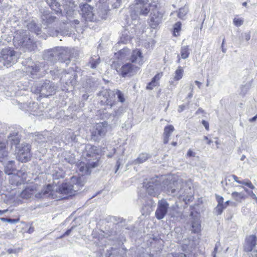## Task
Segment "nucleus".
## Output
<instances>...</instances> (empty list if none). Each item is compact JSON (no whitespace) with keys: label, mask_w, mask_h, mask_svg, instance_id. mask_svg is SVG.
<instances>
[{"label":"nucleus","mask_w":257,"mask_h":257,"mask_svg":"<svg viewBox=\"0 0 257 257\" xmlns=\"http://www.w3.org/2000/svg\"><path fill=\"white\" fill-rule=\"evenodd\" d=\"M22 63L23 70L27 75L34 78L38 75L40 69V64L33 62L31 59H28Z\"/></svg>","instance_id":"8"},{"label":"nucleus","mask_w":257,"mask_h":257,"mask_svg":"<svg viewBox=\"0 0 257 257\" xmlns=\"http://www.w3.org/2000/svg\"><path fill=\"white\" fill-rule=\"evenodd\" d=\"M27 174L22 171H19L17 174L10 175L9 178L10 183L14 185L18 186L23 183L26 178Z\"/></svg>","instance_id":"20"},{"label":"nucleus","mask_w":257,"mask_h":257,"mask_svg":"<svg viewBox=\"0 0 257 257\" xmlns=\"http://www.w3.org/2000/svg\"><path fill=\"white\" fill-rule=\"evenodd\" d=\"M52 175L53 180L55 181L56 180L63 178L64 176V172L62 170L58 169L53 171Z\"/></svg>","instance_id":"36"},{"label":"nucleus","mask_w":257,"mask_h":257,"mask_svg":"<svg viewBox=\"0 0 257 257\" xmlns=\"http://www.w3.org/2000/svg\"><path fill=\"white\" fill-rule=\"evenodd\" d=\"M243 20H242L241 19L235 18L233 20L234 24L237 27L242 25L243 24Z\"/></svg>","instance_id":"53"},{"label":"nucleus","mask_w":257,"mask_h":257,"mask_svg":"<svg viewBox=\"0 0 257 257\" xmlns=\"http://www.w3.org/2000/svg\"><path fill=\"white\" fill-rule=\"evenodd\" d=\"M46 2L56 13L62 12L61 6L56 0H46Z\"/></svg>","instance_id":"31"},{"label":"nucleus","mask_w":257,"mask_h":257,"mask_svg":"<svg viewBox=\"0 0 257 257\" xmlns=\"http://www.w3.org/2000/svg\"><path fill=\"white\" fill-rule=\"evenodd\" d=\"M154 4L150 3L149 0H136L134 7L131 8L132 19L136 20L139 15L147 16Z\"/></svg>","instance_id":"4"},{"label":"nucleus","mask_w":257,"mask_h":257,"mask_svg":"<svg viewBox=\"0 0 257 257\" xmlns=\"http://www.w3.org/2000/svg\"><path fill=\"white\" fill-rule=\"evenodd\" d=\"M35 194V198L40 199L43 197H47L51 199H59L60 197L58 196L54 192V189H52V186L49 184L46 189L41 191L36 192Z\"/></svg>","instance_id":"17"},{"label":"nucleus","mask_w":257,"mask_h":257,"mask_svg":"<svg viewBox=\"0 0 257 257\" xmlns=\"http://www.w3.org/2000/svg\"><path fill=\"white\" fill-rule=\"evenodd\" d=\"M107 123L105 122L98 123L95 124L91 132V139L95 142H98L103 138L107 131Z\"/></svg>","instance_id":"12"},{"label":"nucleus","mask_w":257,"mask_h":257,"mask_svg":"<svg viewBox=\"0 0 257 257\" xmlns=\"http://www.w3.org/2000/svg\"><path fill=\"white\" fill-rule=\"evenodd\" d=\"M160 182L157 178H152L143 187V191H146L149 195L155 196L159 194Z\"/></svg>","instance_id":"13"},{"label":"nucleus","mask_w":257,"mask_h":257,"mask_svg":"<svg viewBox=\"0 0 257 257\" xmlns=\"http://www.w3.org/2000/svg\"><path fill=\"white\" fill-rule=\"evenodd\" d=\"M62 49L65 50L66 51V54L59 55L58 60L61 62H66V64H67L70 61V50L67 48H62L61 47Z\"/></svg>","instance_id":"32"},{"label":"nucleus","mask_w":257,"mask_h":257,"mask_svg":"<svg viewBox=\"0 0 257 257\" xmlns=\"http://www.w3.org/2000/svg\"><path fill=\"white\" fill-rule=\"evenodd\" d=\"M80 14L82 20L87 22H95L96 18L94 17V12L93 8L87 4L80 5Z\"/></svg>","instance_id":"14"},{"label":"nucleus","mask_w":257,"mask_h":257,"mask_svg":"<svg viewBox=\"0 0 257 257\" xmlns=\"http://www.w3.org/2000/svg\"><path fill=\"white\" fill-rule=\"evenodd\" d=\"M185 105H181L179 106L178 111L179 112H181L185 109Z\"/></svg>","instance_id":"63"},{"label":"nucleus","mask_w":257,"mask_h":257,"mask_svg":"<svg viewBox=\"0 0 257 257\" xmlns=\"http://www.w3.org/2000/svg\"><path fill=\"white\" fill-rule=\"evenodd\" d=\"M9 152L6 147V142L0 141V161L3 162V159H6L8 157Z\"/></svg>","instance_id":"28"},{"label":"nucleus","mask_w":257,"mask_h":257,"mask_svg":"<svg viewBox=\"0 0 257 257\" xmlns=\"http://www.w3.org/2000/svg\"><path fill=\"white\" fill-rule=\"evenodd\" d=\"M27 28L30 31L34 32L37 35L40 34L41 29L34 21H32L28 23L27 24Z\"/></svg>","instance_id":"35"},{"label":"nucleus","mask_w":257,"mask_h":257,"mask_svg":"<svg viewBox=\"0 0 257 257\" xmlns=\"http://www.w3.org/2000/svg\"><path fill=\"white\" fill-rule=\"evenodd\" d=\"M191 230L194 233H198L201 231L200 221L197 217L192 218Z\"/></svg>","instance_id":"27"},{"label":"nucleus","mask_w":257,"mask_h":257,"mask_svg":"<svg viewBox=\"0 0 257 257\" xmlns=\"http://www.w3.org/2000/svg\"><path fill=\"white\" fill-rule=\"evenodd\" d=\"M163 189L169 195L177 196L179 199H182L184 201L187 200L188 195L191 193V187L181 179L176 181L167 179L163 181Z\"/></svg>","instance_id":"2"},{"label":"nucleus","mask_w":257,"mask_h":257,"mask_svg":"<svg viewBox=\"0 0 257 257\" xmlns=\"http://www.w3.org/2000/svg\"><path fill=\"white\" fill-rule=\"evenodd\" d=\"M72 228H73V227H72L71 228H70L69 229H68L62 235H61L60 237V238H61L66 235H69L70 233V232H71Z\"/></svg>","instance_id":"57"},{"label":"nucleus","mask_w":257,"mask_h":257,"mask_svg":"<svg viewBox=\"0 0 257 257\" xmlns=\"http://www.w3.org/2000/svg\"><path fill=\"white\" fill-rule=\"evenodd\" d=\"M120 164H121L120 159H118L117 160V161H116V169L115 171V173H116L117 170L119 169Z\"/></svg>","instance_id":"58"},{"label":"nucleus","mask_w":257,"mask_h":257,"mask_svg":"<svg viewBox=\"0 0 257 257\" xmlns=\"http://www.w3.org/2000/svg\"><path fill=\"white\" fill-rule=\"evenodd\" d=\"M91 57L90 59V60L89 61V64L90 65V67L92 69H94L96 68V67L98 66V65L100 63V57L94 56Z\"/></svg>","instance_id":"41"},{"label":"nucleus","mask_w":257,"mask_h":257,"mask_svg":"<svg viewBox=\"0 0 257 257\" xmlns=\"http://www.w3.org/2000/svg\"><path fill=\"white\" fill-rule=\"evenodd\" d=\"M0 219L3 221H7L10 223H16L18 222L17 219H9L6 218H1Z\"/></svg>","instance_id":"54"},{"label":"nucleus","mask_w":257,"mask_h":257,"mask_svg":"<svg viewBox=\"0 0 257 257\" xmlns=\"http://www.w3.org/2000/svg\"><path fill=\"white\" fill-rule=\"evenodd\" d=\"M122 111V109L121 108H119L117 111H115V113L113 114L114 116L119 115Z\"/></svg>","instance_id":"62"},{"label":"nucleus","mask_w":257,"mask_h":257,"mask_svg":"<svg viewBox=\"0 0 257 257\" xmlns=\"http://www.w3.org/2000/svg\"><path fill=\"white\" fill-rule=\"evenodd\" d=\"M65 2L62 6L68 17L75 18V15H77V12L74 10V8L77 6L72 0H64Z\"/></svg>","instance_id":"21"},{"label":"nucleus","mask_w":257,"mask_h":257,"mask_svg":"<svg viewBox=\"0 0 257 257\" xmlns=\"http://www.w3.org/2000/svg\"><path fill=\"white\" fill-rule=\"evenodd\" d=\"M174 131V127L172 125H169L165 127L163 133V142L164 144L168 143L169 138Z\"/></svg>","instance_id":"29"},{"label":"nucleus","mask_w":257,"mask_h":257,"mask_svg":"<svg viewBox=\"0 0 257 257\" xmlns=\"http://www.w3.org/2000/svg\"><path fill=\"white\" fill-rule=\"evenodd\" d=\"M232 197L237 201H240L244 198V194L242 192H233L231 194Z\"/></svg>","instance_id":"43"},{"label":"nucleus","mask_w":257,"mask_h":257,"mask_svg":"<svg viewBox=\"0 0 257 257\" xmlns=\"http://www.w3.org/2000/svg\"><path fill=\"white\" fill-rule=\"evenodd\" d=\"M108 12V9L105 6L99 7L97 9L96 12H94V17L96 18L95 22L105 19L107 16Z\"/></svg>","instance_id":"23"},{"label":"nucleus","mask_w":257,"mask_h":257,"mask_svg":"<svg viewBox=\"0 0 257 257\" xmlns=\"http://www.w3.org/2000/svg\"><path fill=\"white\" fill-rule=\"evenodd\" d=\"M65 160L66 162L71 164H74L76 162V159L74 154H69L65 156Z\"/></svg>","instance_id":"45"},{"label":"nucleus","mask_w":257,"mask_h":257,"mask_svg":"<svg viewBox=\"0 0 257 257\" xmlns=\"http://www.w3.org/2000/svg\"><path fill=\"white\" fill-rule=\"evenodd\" d=\"M239 183L241 184L245 185L248 186V187H249L250 188H251L252 189H253L255 188L254 186L251 183V182L249 181H248L247 182H244V181H240Z\"/></svg>","instance_id":"51"},{"label":"nucleus","mask_w":257,"mask_h":257,"mask_svg":"<svg viewBox=\"0 0 257 257\" xmlns=\"http://www.w3.org/2000/svg\"><path fill=\"white\" fill-rule=\"evenodd\" d=\"M66 51L61 47H56L45 51L43 57L44 60L53 64L58 60L59 55L66 54Z\"/></svg>","instance_id":"11"},{"label":"nucleus","mask_w":257,"mask_h":257,"mask_svg":"<svg viewBox=\"0 0 257 257\" xmlns=\"http://www.w3.org/2000/svg\"><path fill=\"white\" fill-rule=\"evenodd\" d=\"M183 72L182 67L179 66L175 72L174 79L177 81L181 79L183 77Z\"/></svg>","instance_id":"42"},{"label":"nucleus","mask_w":257,"mask_h":257,"mask_svg":"<svg viewBox=\"0 0 257 257\" xmlns=\"http://www.w3.org/2000/svg\"><path fill=\"white\" fill-rule=\"evenodd\" d=\"M77 77L76 73L71 70L68 72L63 73L60 80L62 82L65 83L69 86H74L76 84Z\"/></svg>","instance_id":"18"},{"label":"nucleus","mask_w":257,"mask_h":257,"mask_svg":"<svg viewBox=\"0 0 257 257\" xmlns=\"http://www.w3.org/2000/svg\"><path fill=\"white\" fill-rule=\"evenodd\" d=\"M129 60L131 63H126L120 68H119V66L116 62H113L111 67L115 69L123 77L133 76L136 74L144 62L143 56L140 50L138 49L134 50Z\"/></svg>","instance_id":"1"},{"label":"nucleus","mask_w":257,"mask_h":257,"mask_svg":"<svg viewBox=\"0 0 257 257\" xmlns=\"http://www.w3.org/2000/svg\"><path fill=\"white\" fill-rule=\"evenodd\" d=\"M56 87L49 80H45L39 83L34 84L31 87V91L35 93H40L42 96L48 97L55 93Z\"/></svg>","instance_id":"5"},{"label":"nucleus","mask_w":257,"mask_h":257,"mask_svg":"<svg viewBox=\"0 0 257 257\" xmlns=\"http://www.w3.org/2000/svg\"><path fill=\"white\" fill-rule=\"evenodd\" d=\"M224 209H225L224 206L217 205L214 209V213L217 215H220Z\"/></svg>","instance_id":"48"},{"label":"nucleus","mask_w":257,"mask_h":257,"mask_svg":"<svg viewBox=\"0 0 257 257\" xmlns=\"http://www.w3.org/2000/svg\"><path fill=\"white\" fill-rule=\"evenodd\" d=\"M160 78L158 75H155L152 79L151 82H150L147 86V89L149 90H152L154 87H156L158 84V80Z\"/></svg>","instance_id":"38"},{"label":"nucleus","mask_w":257,"mask_h":257,"mask_svg":"<svg viewBox=\"0 0 257 257\" xmlns=\"http://www.w3.org/2000/svg\"><path fill=\"white\" fill-rule=\"evenodd\" d=\"M14 161H8L5 166V172L8 175L12 174V172L14 170Z\"/></svg>","instance_id":"37"},{"label":"nucleus","mask_w":257,"mask_h":257,"mask_svg":"<svg viewBox=\"0 0 257 257\" xmlns=\"http://www.w3.org/2000/svg\"><path fill=\"white\" fill-rule=\"evenodd\" d=\"M181 23L179 22L176 23L174 26V34L177 36L181 29Z\"/></svg>","instance_id":"47"},{"label":"nucleus","mask_w":257,"mask_h":257,"mask_svg":"<svg viewBox=\"0 0 257 257\" xmlns=\"http://www.w3.org/2000/svg\"><path fill=\"white\" fill-rule=\"evenodd\" d=\"M42 23L44 25H49L54 22L56 18L49 14L43 15L42 16Z\"/></svg>","instance_id":"33"},{"label":"nucleus","mask_w":257,"mask_h":257,"mask_svg":"<svg viewBox=\"0 0 257 257\" xmlns=\"http://www.w3.org/2000/svg\"><path fill=\"white\" fill-rule=\"evenodd\" d=\"M28 32L21 30L17 33L14 38V43L18 44V46H22L30 49L32 45V41L29 37Z\"/></svg>","instance_id":"7"},{"label":"nucleus","mask_w":257,"mask_h":257,"mask_svg":"<svg viewBox=\"0 0 257 257\" xmlns=\"http://www.w3.org/2000/svg\"><path fill=\"white\" fill-rule=\"evenodd\" d=\"M108 4L111 5L112 8L116 9L119 7L121 0H108Z\"/></svg>","instance_id":"46"},{"label":"nucleus","mask_w":257,"mask_h":257,"mask_svg":"<svg viewBox=\"0 0 257 257\" xmlns=\"http://www.w3.org/2000/svg\"><path fill=\"white\" fill-rule=\"evenodd\" d=\"M174 257H187V256L183 253H180L176 254Z\"/></svg>","instance_id":"64"},{"label":"nucleus","mask_w":257,"mask_h":257,"mask_svg":"<svg viewBox=\"0 0 257 257\" xmlns=\"http://www.w3.org/2000/svg\"><path fill=\"white\" fill-rule=\"evenodd\" d=\"M18 57L15 51L7 48L3 49L0 55V67L3 66L7 68L15 64L17 61Z\"/></svg>","instance_id":"6"},{"label":"nucleus","mask_w":257,"mask_h":257,"mask_svg":"<svg viewBox=\"0 0 257 257\" xmlns=\"http://www.w3.org/2000/svg\"><path fill=\"white\" fill-rule=\"evenodd\" d=\"M114 95H117L118 100L121 102H123L125 101L123 94L119 90H116L114 91Z\"/></svg>","instance_id":"49"},{"label":"nucleus","mask_w":257,"mask_h":257,"mask_svg":"<svg viewBox=\"0 0 257 257\" xmlns=\"http://www.w3.org/2000/svg\"><path fill=\"white\" fill-rule=\"evenodd\" d=\"M20 137L18 133H13L10 134L8 137L7 143L10 144L11 147L14 145H18L20 143Z\"/></svg>","instance_id":"24"},{"label":"nucleus","mask_w":257,"mask_h":257,"mask_svg":"<svg viewBox=\"0 0 257 257\" xmlns=\"http://www.w3.org/2000/svg\"><path fill=\"white\" fill-rule=\"evenodd\" d=\"M244 37L245 40L246 41H248L250 39V34L249 33H245L244 34Z\"/></svg>","instance_id":"61"},{"label":"nucleus","mask_w":257,"mask_h":257,"mask_svg":"<svg viewBox=\"0 0 257 257\" xmlns=\"http://www.w3.org/2000/svg\"><path fill=\"white\" fill-rule=\"evenodd\" d=\"M99 96L100 97L101 102L106 104L107 105H110L112 107V103L111 101L108 99L109 93L107 90L102 91L99 93Z\"/></svg>","instance_id":"30"},{"label":"nucleus","mask_w":257,"mask_h":257,"mask_svg":"<svg viewBox=\"0 0 257 257\" xmlns=\"http://www.w3.org/2000/svg\"><path fill=\"white\" fill-rule=\"evenodd\" d=\"M150 16L149 25L151 28L156 29L161 23L163 13L160 10L157 5L155 4L152 6Z\"/></svg>","instance_id":"9"},{"label":"nucleus","mask_w":257,"mask_h":257,"mask_svg":"<svg viewBox=\"0 0 257 257\" xmlns=\"http://www.w3.org/2000/svg\"><path fill=\"white\" fill-rule=\"evenodd\" d=\"M95 161H91V159L86 160V162L82 161L78 165V168L82 175H89L91 173L90 169L98 166V159H94Z\"/></svg>","instance_id":"16"},{"label":"nucleus","mask_w":257,"mask_h":257,"mask_svg":"<svg viewBox=\"0 0 257 257\" xmlns=\"http://www.w3.org/2000/svg\"><path fill=\"white\" fill-rule=\"evenodd\" d=\"M202 123L204 126V127H205L206 130L208 131L209 130V123H208V122L207 121L203 120L202 121Z\"/></svg>","instance_id":"59"},{"label":"nucleus","mask_w":257,"mask_h":257,"mask_svg":"<svg viewBox=\"0 0 257 257\" xmlns=\"http://www.w3.org/2000/svg\"><path fill=\"white\" fill-rule=\"evenodd\" d=\"M36 141H37L39 143H41L42 142H44L46 141V139L45 137L42 135H38L35 138Z\"/></svg>","instance_id":"50"},{"label":"nucleus","mask_w":257,"mask_h":257,"mask_svg":"<svg viewBox=\"0 0 257 257\" xmlns=\"http://www.w3.org/2000/svg\"><path fill=\"white\" fill-rule=\"evenodd\" d=\"M152 155L146 153L140 154L138 158L133 161V163L135 165L143 163L151 158Z\"/></svg>","instance_id":"26"},{"label":"nucleus","mask_w":257,"mask_h":257,"mask_svg":"<svg viewBox=\"0 0 257 257\" xmlns=\"http://www.w3.org/2000/svg\"><path fill=\"white\" fill-rule=\"evenodd\" d=\"M96 82L94 81L91 78H88L86 81V83L84 84V87L89 90L95 87Z\"/></svg>","instance_id":"40"},{"label":"nucleus","mask_w":257,"mask_h":257,"mask_svg":"<svg viewBox=\"0 0 257 257\" xmlns=\"http://www.w3.org/2000/svg\"><path fill=\"white\" fill-rule=\"evenodd\" d=\"M249 195L252 199H254L257 202V197L252 191H250V192H249Z\"/></svg>","instance_id":"60"},{"label":"nucleus","mask_w":257,"mask_h":257,"mask_svg":"<svg viewBox=\"0 0 257 257\" xmlns=\"http://www.w3.org/2000/svg\"><path fill=\"white\" fill-rule=\"evenodd\" d=\"M84 184V181L82 180L81 177H78L76 176H73L71 178L69 182L64 183L61 184L59 187L52 186V189H54V192L58 196L60 197V200L65 197L60 196V195H74L75 193L79 191L81 187Z\"/></svg>","instance_id":"3"},{"label":"nucleus","mask_w":257,"mask_h":257,"mask_svg":"<svg viewBox=\"0 0 257 257\" xmlns=\"http://www.w3.org/2000/svg\"><path fill=\"white\" fill-rule=\"evenodd\" d=\"M36 192V190L33 187H29L24 190L20 195V196L23 199H29L31 198Z\"/></svg>","instance_id":"25"},{"label":"nucleus","mask_w":257,"mask_h":257,"mask_svg":"<svg viewBox=\"0 0 257 257\" xmlns=\"http://www.w3.org/2000/svg\"><path fill=\"white\" fill-rule=\"evenodd\" d=\"M17 158L21 162L29 161L31 157V146L29 144L22 143L17 147Z\"/></svg>","instance_id":"10"},{"label":"nucleus","mask_w":257,"mask_h":257,"mask_svg":"<svg viewBox=\"0 0 257 257\" xmlns=\"http://www.w3.org/2000/svg\"><path fill=\"white\" fill-rule=\"evenodd\" d=\"M100 150L97 147L92 146L90 144L85 145V148L82 152V157L86 160L91 159V161H95L94 159L98 160L97 156L100 153Z\"/></svg>","instance_id":"15"},{"label":"nucleus","mask_w":257,"mask_h":257,"mask_svg":"<svg viewBox=\"0 0 257 257\" xmlns=\"http://www.w3.org/2000/svg\"><path fill=\"white\" fill-rule=\"evenodd\" d=\"M216 199L218 202V205L224 206V205H223L224 199L222 196H220L218 195H216Z\"/></svg>","instance_id":"52"},{"label":"nucleus","mask_w":257,"mask_h":257,"mask_svg":"<svg viewBox=\"0 0 257 257\" xmlns=\"http://www.w3.org/2000/svg\"><path fill=\"white\" fill-rule=\"evenodd\" d=\"M130 54V50L128 48H123L120 50L118 54H115L116 57L120 60H124L127 58V56Z\"/></svg>","instance_id":"34"},{"label":"nucleus","mask_w":257,"mask_h":257,"mask_svg":"<svg viewBox=\"0 0 257 257\" xmlns=\"http://www.w3.org/2000/svg\"><path fill=\"white\" fill-rule=\"evenodd\" d=\"M69 21L72 25H78L79 24V21L77 19H69Z\"/></svg>","instance_id":"56"},{"label":"nucleus","mask_w":257,"mask_h":257,"mask_svg":"<svg viewBox=\"0 0 257 257\" xmlns=\"http://www.w3.org/2000/svg\"><path fill=\"white\" fill-rule=\"evenodd\" d=\"M16 102H17L18 104H20V108L23 110H27V105L25 103H20L19 102H18L17 100L16 101Z\"/></svg>","instance_id":"55"},{"label":"nucleus","mask_w":257,"mask_h":257,"mask_svg":"<svg viewBox=\"0 0 257 257\" xmlns=\"http://www.w3.org/2000/svg\"><path fill=\"white\" fill-rule=\"evenodd\" d=\"M188 12V9L186 7L181 8L179 9L178 17L180 19H183Z\"/></svg>","instance_id":"44"},{"label":"nucleus","mask_w":257,"mask_h":257,"mask_svg":"<svg viewBox=\"0 0 257 257\" xmlns=\"http://www.w3.org/2000/svg\"><path fill=\"white\" fill-rule=\"evenodd\" d=\"M257 244V237L255 235H250L246 238L244 244V250L249 252L252 250V249Z\"/></svg>","instance_id":"22"},{"label":"nucleus","mask_w":257,"mask_h":257,"mask_svg":"<svg viewBox=\"0 0 257 257\" xmlns=\"http://www.w3.org/2000/svg\"><path fill=\"white\" fill-rule=\"evenodd\" d=\"M180 54L182 59L187 58L190 54L189 48L188 46H182L180 50Z\"/></svg>","instance_id":"39"},{"label":"nucleus","mask_w":257,"mask_h":257,"mask_svg":"<svg viewBox=\"0 0 257 257\" xmlns=\"http://www.w3.org/2000/svg\"><path fill=\"white\" fill-rule=\"evenodd\" d=\"M169 207V204L165 199L159 200L158 208L156 211V217L158 219H163L166 214Z\"/></svg>","instance_id":"19"}]
</instances>
